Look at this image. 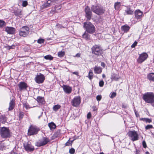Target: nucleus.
<instances>
[{
  "mask_svg": "<svg viewBox=\"0 0 154 154\" xmlns=\"http://www.w3.org/2000/svg\"><path fill=\"white\" fill-rule=\"evenodd\" d=\"M143 99L146 103L152 104L154 103V94L152 92H146L143 94Z\"/></svg>",
  "mask_w": 154,
  "mask_h": 154,
  "instance_id": "f257e3e1",
  "label": "nucleus"
},
{
  "mask_svg": "<svg viewBox=\"0 0 154 154\" xmlns=\"http://www.w3.org/2000/svg\"><path fill=\"white\" fill-rule=\"evenodd\" d=\"M91 9L93 12L99 15L104 14L105 11L103 8L99 4L92 5Z\"/></svg>",
  "mask_w": 154,
  "mask_h": 154,
  "instance_id": "f03ea898",
  "label": "nucleus"
},
{
  "mask_svg": "<svg viewBox=\"0 0 154 154\" xmlns=\"http://www.w3.org/2000/svg\"><path fill=\"white\" fill-rule=\"evenodd\" d=\"M83 27L85 29L86 31L92 34L95 31V28L93 25L89 22H85L83 23Z\"/></svg>",
  "mask_w": 154,
  "mask_h": 154,
  "instance_id": "7ed1b4c3",
  "label": "nucleus"
},
{
  "mask_svg": "<svg viewBox=\"0 0 154 154\" xmlns=\"http://www.w3.org/2000/svg\"><path fill=\"white\" fill-rule=\"evenodd\" d=\"M91 51L93 54L97 56L101 55L103 53L102 48L99 45H93L91 48Z\"/></svg>",
  "mask_w": 154,
  "mask_h": 154,
  "instance_id": "20e7f679",
  "label": "nucleus"
},
{
  "mask_svg": "<svg viewBox=\"0 0 154 154\" xmlns=\"http://www.w3.org/2000/svg\"><path fill=\"white\" fill-rule=\"evenodd\" d=\"M0 134L1 137L3 138H9L11 136L10 130L8 128L5 127L1 128Z\"/></svg>",
  "mask_w": 154,
  "mask_h": 154,
  "instance_id": "39448f33",
  "label": "nucleus"
},
{
  "mask_svg": "<svg viewBox=\"0 0 154 154\" xmlns=\"http://www.w3.org/2000/svg\"><path fill=\"white\" fill-rule=\"evenodd\" d=\"M128 134L130 137L131 140L133 142L139 139V135L137 132L135 130L129 131L128 133Z\"/></svg>",
  "mask_w": 154,
  "mask_h": 154,
  "instance_id": "423d86ee",
  "label": "nucleus"
},
{
  "mask_svg": "<svg viewBox=\"0 0 154 154\" xmlns=\"http://www.w3.org/2000/svg\"><path fill=\"white\" fill-rule=\"evenodd\" d=\"M39 130V128L36 126H31L28 130V135L31 136L36 134Z\"/></svg>",
  "mask_w": 154,
  "mask_h": 154,
  "instance_id": "0eeeda50",
  "label": "nucleus"
},
{
  "mask_svg": "<svg viewBox=\"0 0 154 154\" xmlns=\"http://www.w3.org/2000/svg\"><path fill=\"white\" fill-rule=\"evenodd\" d=\"M29 29L26 26H23L20 30L19 34L20 36H26L29 33Z\"/></svg>",
  "mask_w": 154,
  "mask_h": 154,
  "instance_id": "6e6552de",
  "label": "nucleus"
},
{
  "mask_svg": "<svg viewBox=\"0 0 154 154\" xmlns=\"http://www.w3.org/2000/svg\"><path fill=\"white\" fill-rule=\"evenodd\" d=\"M49 141V139L43 137L42 141H39L36 143L35 145L37 146H41L46 144Z\"/></svg>",
  "mask_w": 154,
  "mask_h": 154,
  "instance_id": "1a4fd4ad",
  "label": "nucleus"
},
{
  "mask_svg": "<svg viewBox=\"0 0 154 154\" xmlns=\"http://www.w3.org/2000/svg\"><path fill=\"white\" fill-rule=\"evenodd\" d=\"M85 11L86 17L88 20H90L92 16V13L91 9L89 7L87 6L85 8Z\"/></svg>",
  "mask_w": 154,
  "mask_h": 154,
  "instance_id": "9d476101",
  "label": "nucleus"
},
{
  "mask_svg": "<svg viewBox=\"0 0 154 154\" xmlns=\"http://www.w3.org/2000/svg\"><path fill=\"white\" fill-rule=\"evenodd\" d=\"M148 54L146 53H143L140 55L137 60V62L139 63H141L147 58Z\"/></svg>",
  "mask_w": 154,
  "mask_h": 154,
  "instance_id": "9b49d317",
  "label": "nucleus"
},
{
  "mask_svg": "<svg viewBox=\"0 0 154 154\" xmlns=\"http://www.w3.org/2000/svg\"><path fill=\"white\" fill-rule=\"evenodd\" d=\"M35 81L38 84L42 83L45 79L44 75L41 73L37 75L35 78Z\"/></svg>",
  "mask_w": 154,
  "mask_h": 154,
  "instance_id": "f8f14e48",
  "label": "nucleus"
},
{
  "mask_svg": "<svg viewBox=\"0 0 154 154\" xmlns=\"http://www.w3.org/2000/svg\"><path fill=\"white\" fill-rule=\"evenodd\" d=\"M24 147L25 150L28 152L33 151L34 150V146H32L29 143L24 144Z\"/></svg>",
  "mask_w": 154,
  "mask_h": 154,
  "instance_id": "ddd939ff",
  "label": "nucleus"
},
{
  "mask_svg": "<svg viewBox=\"0 0 154 154\" xmlns=\"http://www.w3.org/2000/svg\"><path fill=\"white\" fill-rule=\"evenodd\" d=\"M80 97H75L72 100V105L74 106H78L80 104Z\"/></svg>",
  "mask_w": 154,
  "mask_h": 154,
  "instance_id": "4468645a",
  "label": "nucleus"
},
{
  "mask_svg": "<svg viewBox=\"0 0 154 154\" xmlns=\"http://www.w3.org/2000/svg\"><path fill=\"white\" fill-rule=\"evenodd\" d=\"M135 17L134 18L137 20H140L141 19L142 15L143 12L141 11L140 10H137L135 11L134 12Z\"/></svg>",
  "mask_w": 154,
  "mask_h": 154,
  "instance_id": "2eb2a0df",
  "label": "nucleus"
},
{
  "mask_svg": "<svg viewBox=\"0 0 154 154\" xmlns=\"http://www.w3.org/2000/svg\"><path fill=\"white\" fill-rule=\"evenodd\" d=\"M19 89L20 91L26 90L28 86L27 84L24 82H21L18 85Z\"/></svg>",
  "mask_w": 154,
  "mask_h": 154,
  "instance_id": "dca6fc26",
  "label": "nucleus"
},
{
  "mask_svg": "<svg viewBox=\"0 0 154 154\" xmlns=\"http://www.w3.org/2000/svg\"><path fill=\"white\" fill-rule=\"evenodd\" d=\"M5 31L8 34H13L15 33V29L13 27L7 26L5 27Z\"/></svg>",
  "mask_w": 154,
  "mask_h": 154,
  "instance_id": "f3484780",
  "label": "nucleus"
},
{
  "mask_svg": "<svg viewBox=\"0 0 154 154\" xmlns=\"http://www.w3.org/2000/svg\"><path fill=\"white\" fill-rule=\"evenodd\" d=\"M53 5L50 0H48L46 2L44 3L41 6V9L47 8L51 6V5Z\"/></svg>",
  "mask_w": 154,
  "mask_h": 154,
  "instance_id": "a211bd4d",
  "label": "nucleus"
},
{
  "mask_svg": "<svg viewBox=\"0 0 154 154\" xmlns=\"http://www.w3.org/2000/svg\"><path fill=\"white\" fill-rule=\"evenodd\" d=\"M64 91L67 94L70 93L72 91V88L67 85H63L62 86Z\"/></svg>",
  "mask_w": 154,
  "mask_h": 154,
  "instance_id": "6ab92c4d",
  "label": "nucleus"
},
{
  "mask_svg": "<svg viewBox=\"0 0 154 154\" xmlns=\"http://www.w3.org/2000/svg\"><path fill=\"white\" fill-rule=\"evenodd\" d=\"M147 78L150 82H154V72H151L148 74Z\"/></svg>",
  "mask_w": 154,
  "mask_h": 154,
  "instance_id": "aec40b11",
  "label": "nucleus"
},
{
  "mask_svg": "<svg viewBox=\"0 0 154 154\" xmlns=\"http://www.w3.org/2000/svg\"><path fill=\"white\" fill-rule=\"evenodd\" d=\"M15 103L14 100L12 99L10 101L9 103V107L8 108V110H12L14 107Z\"/></svg>",
  "mask_w": 154,
  "mask_h": 154,
  "instance_id": "412c9836",
  "label": "nucleus"
},
{
  "mask_svg": "<svg viewBox=\"0 0 154 154\" xmlns=\"http://www.w3.org/2000/svg\"><path fill=\"white\" fill-rule=\"evenodd\" d=\"M130 27H129L126 24L121 26V30L123 31L125 33H127L128 32L130 29Z\"/></svg>",
  "mask_w": 154,
  "mask_h": 154,
  "instance_id": "4be33fe9",
  "label": "nucleus"
},
{
  "mask_svg": "<svg viewBox=\"0 0 154 154\" xmlns=\"http://www.w3.org/2000/svg\"><path fill=\"white\" fill-rule=\"evenodd\" d=\"M61 8V6L60 5H56L53 9L51 11L52 13L54 14L55 12H58Z\"/></svg>",
  "mask_w": 154,
  "mask_h": 154,
  "instance_id": "5701e85b",
  "label": "nucleus"
},
{
  "mask_svg": "<svg viewBox=\"0 0 154 154\" xmlns=\"http://www.w3.org/2000/svg\"><path fill=\"white\" fill-rule=\"evenodd\" d=\"M134 11L132 10L130 6H128L125 10V12L127 15H132L133 14Z\"/></svg>",
  "mask_w": 154,
  "mask_h": 154,
  "instance_id": "b1692460",
  "label": "nucleus"
},
{
  "mask_svg": "<svg viewBox=\"0 0 154 154\" xmlns=\"http://www.w3.org/2000/svg\"><path fill=\"white\" fill-rule=\"evenodd\" d=\"M94 72L95 73L100 74L102 72V68L100 66H95L94 69Z\"/></svg>",
  "mask_w": 154,
  "mask_h": 154,
  "instance_id": "393cba45",
  "label": "nucleus"
},
{
  "mask_svg": "<svg viewBox=\"0 0 154 154\" xmlns=\"http://www.w3.org/2000/svg\"><path fill=\"white\" fill-rule=\"evenodd\" d=\"M36 100L39 104H43L45 103V101L44 98L40 96L37 97Z\"/></svg>",
  "mask_w": 154,
  "mask_h": 154,
  "instance_id": "a878e982",
  "label": "nucleus"
},
{
  "mask_svg": "<svg viewBox=\"0 0 154 154\" xmlns=\"http://www.w3.org/2000/svg\"><path fill=\"white\" fill-rule=\"evenodd\" d=\"M119 78V75L115 73L112 74L111 77V79L112 80H115L116 81H118Z\"/></svg>",
  "mask_w": 154,
  "mask_h": 154,
  "instance_id": "bb28decb",
  "label": "nucleus"
},
{
  "mask_svg": "<svg viewBox=\"0 0 154 154\" xmlns=\"http://www.w3.org/2000/svg\"><path fill=\"white\" fill-rule=\"evenodd\" d=\"M85 31L82 35V37L85 39L86 40H89L90 39V35L88 33V32H86Z\"/></svg>",
  "mask_w": 154,
  "mask_h": 154,
  "instance_id": "cd10ccee",
  "label": "nucleus"
},
{
  "mask_svg": "<svg viewBox=\"0 0 154 154\" xmlns=\"http://www.w3.org/2000/svg\"><path fill=\"white\" fill-rule=\"evenodd\" d=\"M7 118L4 115L1 116L0 117V122L2 123H5L6 122Z\"/></svg>",
  "mask_w": 154,
  "mask_h": 154,
  "instance_id": "c85d7f7f",
  "label": "nucleus"
},
{
  "mask_svg": "<svg viewBox=\"0 0 154 154\" xmlns=\"http://www.w3.org/2000/svg\"><path fill=\"white\" fill-rule=\"evenodd\" d=\"M48 125L51 130H54L56 127L55 124L53 122L48 123Z\"/></svg>",
  "mask_w": 154,
  "mask_h": 154,
  "instance_id": "c756f323",
  "label": "nucleus"
},
{
  "mask_svg": "<svg viewBox=\"0 0 154 154\" xmlns=\"http://www.w3.org/2000/svg\"><path fill=\"white\" fill-rule=\"evenodd\" d=\"M60 107L61 106L60 105L57 104L54 106L53 107V109L54 111L55 112H57L59 109L60 108Z\"/></svg>",
  "mask_w": 154,
  "mask_h": 154,
  "instance_id": "7c9ffc66",
  "label": "nucleus"
},
{
  "mask_svg": "<svg viewBox=\"0 0 154 154\" xmlns=\"http://www.w3.org/2000/svg\"><path fill=\"white\" fill-rule=\"evenodd\" d=\"M14 15L16 16H20L22 15V12L20 10H17L14 12Z\"/></svg>",
  "mask_w": 154,
  "mask_h": 154,
  "instance_id": "2f4dec72",
  "label": "nucleus"
},
{
  "mask_svg": "<svg viewBox=\"0 0 154 154\" xmlns=\"http://www.w3.org/2000/svg\"><path fill=\"white\" fill-rule=\"evenodd\" d=\"M140 120L146 122V123H149L152 122L151 119L147 118H142Z\"/></svg>",
  "mask_w": 154,
  "mask_h": 154,
  "instance_id": "473e14b6",
  "label": "nucleus"
},
{
  "mask_svg": "<svg viewBox=\"0 0 154 154\" xmlns=\"http://www.w3.org/2000/svg\"><path fill=\"white\" fill-rule=\"evenodd\" d=\"M57 55L59 57H62L65 55V52L63 51H59Z\"/></svg>",
  "mask_w": 154,
  "mask_h": 154,
  "instance_id": "72a5a7b5",
  "label": "nucleus"
},
{
  "mask_svg": "<svg viewBox=\"0 0 154 154\" xmlns=\"http://www.w3.org/2000/svg\"><path fill=\"white\" fill-rule=\"evenodd\" d=\"M121 4L120 2H117L115 4L114 7L116 10H118L120 7Z\"/></svg>",
  "mask_w": 154,
  "mask_h": 154,
  "instance_id": "f704fd0d",
  "label": "nucleus"
},
{
  "mask_svg": "<svg viewBox=\"0 0 154 154\" xmlns=\"http://www.w3.org/2000/svg\"><path fill=\"white\" fill-rule=\"evenodd\" d=\"M93 75V73L91 70H90L88 74V77L90 80L92 79Z\"/></svg>",
  "mask_w": 154,
  "mask_h": 154,
  "instance_id": "c9c22d12",
  "label": "nucleus"
},
{
  "mask_svg": "<svg viewBox=\"0 0 154 154\" xmlns=\"http://www.w3.org/2000/svg\"><path fill=\"white\" fill-rule=\"evenodd\" d=\"M44 58L46 60H52L53 59V57L50 55H48L44 57Z\"/></svg>",
  "mask_w": 154,
  "mask_h": 154,
  "instance_id": "e433bc0d",
  "label": "nucleus"
},
{
  "mask_svg": "<svg viewBox=\"0 0 154 154\" xmlns=\"http://www.w3.org/2000/svg\"><path fill=\"white\" fill-rule=\"evenodd\" d=\"M23 107L25 108L26 109H28L30 108V106L27 103H23Z\"/></svg>",
  "mask_w": 154,
  "mask_h": 154,
  "instance_id": "4c0bfd02",
  "label": "nucleus"
},
{
  "mask_svg": "<svg viewBox=\"0 0 154 154\" xmlns=\"http://www.w3.org/2000/svg\"><path fill=\"white\" fill-rule=\"evenodd\" d=\"M5 23L3 20H0V28L4 26L5 25Z\"/></svg>",
  "mask_w": 154,
  "mask_h": 154,
  "instance_id": "58836bf2",
  "label": "nucleus"
},
{
  "mask_svg": "<svg viewBox=\"0 0 154 154\" xmlns=\"http://www.w3.org/2000/svg\"><path fill=\"white\" fill-rule=\"evenodd\" d=\"M28 5V2L27 1H23L22 4V6L23 7H26Z\"/></svg>",
  "mask_w": 154,
  "mask_h": 154,
  "instance_id": "ea45409f",
  "label": "nucleus"
},
{
  "mask_svg": "<svg viewBox=\"0 0 154 154\" xmlns=\"http://www.w3.org/2000/svg\"><path fill=\"white\" fill-rule=\"evenodd\" d=\"M15 46L14 45H12L11 46H6L5 48L8 49H13L14 48Z\"/></svg>",
  "mask_w": 154,
  "mask_h": 154,
  "instance_id": "a19ab883",
  "label": "nucleus"
},
{
  "mask_svg": "<svg viewBox=\"0 0 154 154\" xmlns=\"http://www.w3.org/2000/svg\"><path fill=\"white\" fill-rule=\"evenodd\" d=\"M75 152V149L73 148H71L69 150V153L71 154H74Z\"/></svg>",
  "mask_w": 154,
  "mask_h": 154,
  "instance_id": "79ce46f5",
  "label": "nucleus"
},
{
  "mask_svg": "<svg viewBox=\"0 0 154 154\" xmlns=\"http://www.w3.org/2000/svg\"><path fill=\"white\" fill-rule=\"evenodd\" d=\"M116 92H112L111 95L110 96V97L111 98H113L116 96Z\"/></svg>",
  "mask_w": 154,
  "mask_h": 154,
  "instance_id": "37998d69",
  "label": "nucleus"
},
{
  "mask_svg": "<svg viewBox=\"0 0 154 154\" xmlns=\"http://www.w3.org/2000/svg\"><path fill=\"white\" fill-rule=\"evenodd\" d=\"M24 116V113L23 112H20L19 114V118L20 119H22Z\"/></svg>",
  "mask_w": 154,
  "mask_h": 154,
  "instance_id": "c03bdc74",
  "label": "nucleus"
},
{
  "mask_svg": "<svg viewBox=\"0 0 154 154\" xmlns=\"http://www.w3.org/2000/svg\"><path fill=\"white\" fill-rule=\"evenodd\" d=\"M104 84V82L103 81H100L99 82V85L100 87H102Z\"/></svg>",
  "mask_w": 154,
  "mask_h": 154,
  "instance_id": "a18cd8bd",
  "label": "nucleus"
},
{
  "mask_svg": "<svg viewBox=\"0 0 154 154\" xmlns=\"http://www.w3.org/2000/svg\"><path fill=\"white\" fill-rule=\"evenodd\" d=\"M44 42V40L43 39H39L38 40V43L39 44L42 43Z\"/></svg>",
  "mask_w": 154,
  "mask_h": 154,
  "instance_id": "49530a36",
  "label": "nucleus"
},
{
  "mask_svg": "<svg viewBox=\"0 0 154 154\" xmlns=\"http://www.w3.org/2000/svg\"><path fill=\"white\" fill-rule=\"evenodd\" d=\"M153 127L151 125H147L145 127V129L146 130H148L150 128H152Z\"/></svg>",
  "mask_w": 154,
  "mask_h": 154,
  "instance_id": "de8ad7c7",
  "label": "nucleus"
},
{
  "mask_svg": "<svg viewBox=\"0 0 154 154\" xmlns=\"http://www.w3.org/2000/svg\"><path fill=\"white\" fill-rule=\"evenodd\" d=\"M137 42L136 41H135L133 44L131 45V47L132 48H134L137 45Z\"/></svg>",
  "mask_w": 154,
  "mask_h": 154,
  "instance_id": "09e8293b",
  "label": "nucleus"
},
{
  "mask_svg": "<svg viewBox=\"0 0 154 154\" xmlns=\"http://www.w3.org/2000/svg\"><path fill=\"white\" fill-rule=\"evenodd\" d=\"M71 143H70V139L67 141V142H66L65 143V146H69L70 145H71Z\"/></svg>",
  "mask_w": 154,
  "mask_h": 154,
  "instance_id": "8fccbe9b",
  "label": "nucleus"
},
{
  "mask_svg": "<svg viewBox=\"0 0 154 154\" xmlns=\"http://www.w3.org/2000/svg\"><path fill=\"white\" fill-rule=\"evenodd\" d=\"M101 95H97L96 97V99L97 101H100L101 99Z\"/></svg>",
  "mask_w": 154,
  "mask_h": 154,
  "instance_id": "3c124183",
  "label": "nucleus"
},
{
  "mask_svg": "<svg viewBox=\"0 0 154 154\" xmlns=\"http://www.w3.org/2000/svg\"><path fill=\"white\" fill-rule=\"evenodd\" d=\"M142 144L144 148H146V143L145 141H143Z\"/></svg>",
  "mask_w": 154,
  "mask_h": 154,
  "instance_id": "603ef678",
  "label": "nucleus"
},
{
  "mask_svg": "<svg viewBox=\"0 0 154 154\" xmlns=\"http://www.w3.org/2000/svg\"><path fill=\"white\" fill-rule=\"evenodd\" d=\"M91 117V114L89 112L88 114L87 115V118L88 119H90Z\"/></svg>",
  "mask_w": 154,
  "mask_h": 154,
  "instance_id": "864d4df0",
  "label": "nucleus"
},
{
  "mask_svg": "<svg viewBox=\"0 0 154 154\" xmlns=\"http://www.w3.org/2000/svg\"><path fill=\"white\" fill-rule=\"evenodd\" d=\"M122 108L126 109L127 108L128 106L127 105L123 103L122 104Z\"/></svg>",
  "mask_w": 154,
  "mask_h": 154,
  "instance_id": "5fc2aeb1",
  "label": "nucleus"
},
{
  "mask_svg": "<svg viewBox=\"0 0 154 154\" xmlns=\"http://www.w3.org/2000/svg\"><path fill=\"white\" fill-rule=\"evenodd\" d=\"M59 0H50V1H51L52 3V4L53 5H54V3L58 1Z\"/></svg>",
  "mask_w": 154,
  "mask_h": 154,
  "instance_id": "6e6d98bb",
  "label": "nucleus"
},
{
  "mask_svg": "<svg viewBox=\"0 0 154 154\" xmlns=\"http://www.w3.org/2000/svg\"><path fill=\"white\" fill-rule=\"evenodd\" d=\"M101 66L103 68H104L105 66L106 65L104 62H101Z\"/></svg>",
  "mask_w": 154,
  "mask_h": 154,
  "instance_id": "4d7b16f0",
  "label": "nucleus"
},
{
  "mask_svg": "<svg viewBox=\"0 0 154 154\" xmlns=\"http://www.w3.org/2000/svg\"><path fill=\"white\" fill-rule=\"evenodd\" d=\"M80 54L79 53H78L76 54L75 55V57H80Z\"/></svg>",
  "mask_w": 154,
  "mask_h": 154,
  "instance_id": "13d9d810",
  "label": "nucleus"
},
{
  "mask_svg": "<svg viewBox=\"0 0 154 154\" xmlns=\"http://www.w3.org/2000/svg\"><path fill=\"white\" fill-rule=\"evenodd\" d=\"M72 73L74 74H75L76 75H78L79 74L78 72H72Z\"/></svg>",
  "mask_w": 154,
  "mask_h": 154,
  "instance_id": "bf43d9fd",
  "label": "nucleus"
},
{
  "mask_svg": "<svg viewBox=\"0 0 154 154\" xmlns=\"http://www.w3.org/2000/svg\"><path fill=\"white\" fill-rule=\"evenodd\" d=\"M102 77L103 78H105L106 77L105 75L104 74H103L102 75Z\"/></svg>",
  "mask_w": 154,
  "mask_h": 154,
  "instance_id": "052dcab7",
  "label": "nucleus"
},
{
  "mask_svg": "<svg viewBox=\"0 0 154 154\" xmlns=\"http://www.w3.org/2000/svg\"><path fill=\"white\" fill-rule=\"evenodd\" d=\"M75 139H73V140H71V141H70V142L71 143V144H72V143H73V141Z\"/></svg>",
  "mask_w": 154,
  "mask_h": 154,
  "instance_id": "680f3d73",
  "label": "nucleus"
},
{
  "mask_svg": "<svg viewBox=\"0 0 154 154\" xmlns=\"http://www.w3.org/2000/svg\"><path fill=\"white\" fill-rule=\"evenodd\" d=\"M42 113H43V112H42V113H41V115L40 116H39L38 117V119H39L40 118V117H41V116H42Z\"/></svg>",
  "mask_w": 154,
  "mask_h": 154,
  "instance_id": "e2e57ef3",
  "label": "nucleus"
},
{
  "mask_svg": "<svg viewBox=\"0 0 154 154\" xmlns=\"http://www.w3.org/2000/svg\"><path fill=\"white\" fill-rule=\"evenodd\" d=\"M146 154H150L149 153V152L148 151H147L146 152Z\"/></svg>",
  "mask_w": 154,
  "mask_h": 154,
  "instance_id": "0e129e2a",
  "label": "nucleus"
},
{
  "mask_svg": "<svg viewBox=\"0 0 154 154\" xmlns=\"http://www.w3.org/2000/svg\"><path fill=\"white\" fill-rule=\"evenodd\" d=\"M99 154H105L103 152H100Z\"/></svg>",
  "mask_w": 154,
  "mask_h": 154,
  "instance_id": "69168bd1",
  "label": "nucleus"
},
{
  "mask_svg": "<svg viewBox=\"0 0 154 154\" xmlns=\"http://www.w3.org/2000/svg\"><path fill=\"white\" fill-rule=\"evenodd\" d=\"M152 105L154 107V104H152Z\"/></svg>",
  "mask_w": 154,
  "mask_h": 154,
  "instance_id": "338daca9",
  "label": "nucleus"
},
{
  "mask_svg": "<svg viewBox=\"0 0 154 154\" xmlns=\"http://www.w3.org/2000/svg\"><path fill=\"white\" fill-rule=\"evenodd\" d=\"M135 114H136V116H137V114H136V112H135Z\"/></svg>",
  "mask_w": 154,
  "mask_h": 154,
  "instance_id": "774afa93",
  "label": "nucleus"
}]
</instances>
